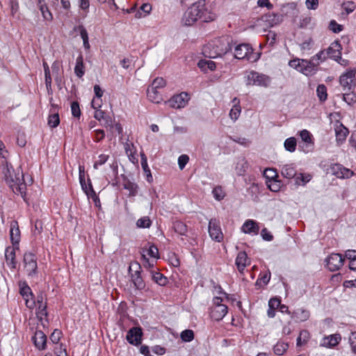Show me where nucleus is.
Wrapping results in <instances>:
<instances>
[{
    "label": "nucleus",
    "mask_w": 356,
    "mask_h": 356,
    "mask_svg": "<svg viewBox=\"0 0 356 356\" xmlns=\"http://www.w3.org/2000/svg\"><path fill=\"white\" fill-rule=\"evenodd\" d=\"M312 178L309 173L297 174L295 177V182L298 185L305 186Z\"/></svg>",
    "instance_id": "33"
},
{
    "label": "nucleus",
    "mask_w": 356,
    "mask_h": 356,
    "mask_svg": "<svg viewBox=\"0 0 356 356\" xmlns=\"http://www.w3.org/2000/svg\"><path fill=\"white\" fill-rule=\"evenodd\" d=\"M74 73L79 78H81L84 75L85 70L83 65V58L81 55L76 58Z\"/></svg>",
    "instance_id": "30"
},
{
    "label": "nucleus",
    "mask_w": 356,
    "mask_h": 356,
    "mask_svg": "<svg viewBox=\"0 0 356 356\" xmlns=\"http://www.w3.org/2000/svg\"><path fill=\"white\" fill-rule=\"evenodd\" d=\"M133 267H136V270L134 273H131V280L136 289L142 290L145 288V284L140 276V271L138 270L140 268V266L138 263H134L129 266V271L131 270Z\"/></svg>",
    "instance_id": "13"
},
{
    "label": "nucleus",
    "mask_w": 356,
    "mask_h": 356,
    "mask_svg": "<svg viewBox=\"0 0 356 356\" xmlns=\"http://www.w3.org/2000/svg\"><path fill=\"white\" fill-rule=\"evenodd\" d=\"M60 67V65L59 62H58V61L54 62L51 65V69H52L53 73L56 74L55 81L56 82H59L61 81Z\"/></svg>",
    "instance_id": "52"
},
{
    "label": "nucleus",
    "mask_w": 356,
    "mask_h": 356,
    "mask_svg": "<svg viewBox=\"0 0 356 356\" xmlns=\"http://www.w3.org/2000/svg\"><path fill=\"white\" fill-rule=\"evenodd\" d=\"M151 225L152 221L148 216L142 217L136 222V226L138 228H149Z\"/></svg>",
    "instance_id": "45"
},
{
    "label": "nucleus",
    "mask_w": 356,
    "mask_h": 356,
    "mask_svg": "<svg viewBox=\"0 0 356 356\" xmlns=\"http://www.w3.org/2000/svg\"><path fill=\"white\" fill-rule=\"evenodd\" d=\"M123 187L125 190L129 191V196H136L138 193V186L136 183L131 181L130 180L124 181Z\"/></svg>",
    "instance_id": "31"
},
{
    "label": "nucleus",
    "mask_w": 356,
    "mask_h": 356,
    "mask_svg": "<svg viewBox=\"0 0 356 356\" xmlns=\"http://www.w3.org/2000/svg\"><path fill=\"white\" fill-rule=\"evenodd\" d=\"M355 70L350 69L340 76L339 83L343 90L349 91L355 86Z\"/></svg>",
    "instance_id": "9"
},
{
    "label": "nucleus",
    "mask_w": 356,
    "mask_h": 356,
    "mask_svg": "<svg viewBox=\"0 0 356 356\" xmlns=\"http://www.w3.org/2000/svg\"><path fill=\"white\" fill-rule=\"evenodd\" d=\"M140 157H141V167H142L143 170H144L145 173H146V175L147 176V181L149 182L150 180L149 178H150L152 179V177L151 175L150 170H149L148 164H147V157L144 153L140 154Z\"/></svg>",
    "instance_id": "41"
},
{
    "label": "nucleus",
    "mask_w": 356,
    "mask_h": 356,
    "mask_svg": "<svg viewBox=\"0 0 356 356\" xmlns=\"http://www.w3.org/2000/svg\"><path fill=\"white\" fill-rule=\"evenodd\" d=\"M79 179H80V184L81 185L82 189L86 193V195L88 196L92 195H95V191H94V189L92 188V184L90 182V180L88 179L89 184H88V186H87V185L86 184V181H85V179H84V177H83V175H82L81 171H80V173H79Z\"/></svg>",
    "instance_id": "29"
},
{
    "label": "nucleus",
    "mask_w": 356,
    "mask_h": 356,
    "mask_svg": "<svg viewBox=\"0 0 356 356\" xmlns=\"http://www.w3.org/2000/svg\"><path fill=\"white\" fill-rule=\"evenodd\" d=\"M348 133V129L342 124L336 125L335 134L338 142L343 143L346 140Z\"/></svg>",
    "instance_id": "27"
},
{
    "label": "nucleus",
    "mask_w": 356,
    "mask_h": 356,
    "mask_svg": "<svg viewBox=\"0 0 356 356\" xmlns=\"http://www.w3.org/2000/svg\"><path fill=\"white\" fill-rule=\"evenodd\" d=\"M310 316V313L305 309H297L291 314V318L298 321H306Z\"/></svg>",
    "instance_id": "26"
},
{
    "label": "nucleus",
    "mask_w": 356,
    "mask_h": 356,
    "mask_svg": "<svg viewBox=\"0 0 356 356\" xmlns=\"http://www.w3.org/2000/svg\"><path fill=\"white\" fill-rule=\"evenodd\" d=\"M342 8L347 14H350L355 10L356 6L353 1H347L342 4Z\"/></svg>",
    "instance_id": "56"
},
{
    "label": "nucleus",
    "mask_w": 356,
    "mask_h": 356,
    "mask_svg": "<svg viewBox=\"0 0 356 356\" xmlns=\"http://www.w3.org/2000/svg\"><path fill=\"white\" fill-rule=\"evenodd\" d=\"M227 305L213 307L211 311V317L213 320L219 321L227 314Z\"/></svg>",
    "instance_id": "21"
},
{
    "label": "nucleus",
    "mask_w": 356,
    "mask_h": 356,
    "mask_svg": "<svg viewBox=\"0 0 356 356\" xmlns=\"http://www.w3.org/2000/svg\"><path fill=\"white\" fill-rule=\"evenodd\" d=\"M181 339L185 342H190L194 339V332L191 330H185L181 333Z\"/></svg>",
    "instance_id": "50"
},
{
    "label": "nucleus",
    "mask_w": 356,
    "mask_h": 356,
    "mask_svg": "<svg viewBox=\"0 0 356 356\" xmlns=\"http://www.w3.org/2000/svg\"><path fill=\"white\" fill-rule=\"evenodd\" d=\"M299 135L301 138L302 143H307V145H309V147L314 146V138L309 131H307V129H303L300 131Z\"/></svg>",
    "instance_id": "32"
},
{
    "label": "nucleus",
    "mask_w": 356,
    "mask_h": 356,
    "mask_svg": "<svg viewBox=\"0 0 356 356\" xmlns=\"http://www.w3.org/2000/svg\"><path fill=\"white\" fill-rule=\"evenodd\" d=\"M341 340L339 334H331L322 339L321 345L326 348H332L337 346Z\"/></svg>",
    "instance_id": "22"
},
{
    "label": "nucleus",
    "mask_w": 356,
    "mask_h": 356,
    "mask_svg": "<svg viewBox=\"0 0 356 356\" xmlns=\"http://www.w3.org/2000/svg\"><path fill=\"white\" fill-rule=\"evenodd\" d=\"M248 167V163L245 159L242 158L238 159L235 167L237 175L238 176L243 175L245 173Z\"/></svg>",
    "instance_id": "34"
},
{
    "label": "nucleus",
    "mask_w": 356,
    "mask_h": 356,
    "mask_svg": "<svg viewBox=\"0 0 356 356\" xmlns=\"http://www.w3.org/2000/svg\"><path fill=\"white\" fill-rule=\"evenodd\" d=\"M309 339V333L307 330H302L300 332L299 337L297 338L296 344L298 346H300L302 344L307 342Z\"/></svg>",
    "instance_id": "43"
},
{
    "label": "nucleus",
    "mask_w": 356,
    "mask_h": 356,
    "mask_svg": "<svg viewBox=\"0 0 356 356\" xmlns=\"http://www.w3.org/2000/svg\"><path fill=\"white\" fill-rule=\"evenodd\" d=\"M296 145H297L296 140L294 137H291V138L286 139V140L284 141V143L286 150H287L290 152H295V150L296 149Z\"/></svg>",
    "instance_id": "42"
},
{
    "label": "nucleus",
    "mask_w": 356,
    "mask_h": 356,
    "mask_svg": "<svg viewBox=\"0 0 356 356\" xmlns=\"http://www.w3.org/2000/svg\"><path fill=\"white\" fill-rule=\"evenodd\" d=\"M241 229L245 234L256 236L259 234L260 227L257 221L248 219L244 222Z\"/></svg>",
    "instance_id": "14"
},
{
    "label": "nucleus",
    "mask_w": 356,
    "mask_h": 356,
    "mask_svg": "<svg viewBox=\"0 0 356 356\" xmlns=\"http://www.w3.org/2000/svg\"><path fill=\"white\" fill-rule=\"evenodd\" d=\"M245 78L247 85L258 86L266 88L270 83V78L268 76L260 74L255 71L248 72Z\"/></svg>",
    "instance_id": "6"
},
{
    "label": "nucleus",
    "mask_w": 356,
    "mask_h": 356,
    "mask_svg": "<svg viewBox=\"0 0 356 356\" xmlns=\"http://www.w3.org/2000/svg\"><path fill=\"white\" fill-rule=\"evenodd\" d=\"M259 53H254L252 47L248 44H241L234 49V56L237 59H246L250 62H255L260 58Z\"/></svg>",
    "instance_id": "4"
},
{
    "label": "nucleus",
    "mask_w": 356,
    "mask_h": 356,
    "mask_svg": "<svg viewBox=\"0 0 356 356\" xmlns=\"http://www.w3.org/2000/svg\"><path fill=\"white\" fill-rule=\"evenodd\" d=\"M143 331L140 327H134L129 330L126 337L127 341L134 346H138L142 342Z\"/></svg>",
    "instance_id": "11"
},
{
    "label": "nucleus",
    "mask_w": 356,
    "mask_h": 356,
    "mask_svg": "<svg viewBox=\"0 0 356 356\" xmlns=\"http://www.w3.org/2000/svg\"><path fill=\"white\" fill-rule=\"evenodd\" d=\"M341 44L338 42H334L326 49V55L327 57H330L334 60H337V58H339L341 54Z\"/></svg>",
    "instance_id": "20"
},
{
    "label": "nucleus",
    "mask_w": 356,
    "mask_h": 356,
    "mask_svg": "<svg viewBox=\"0 0 356 356\" xmlns=\"http://www.w3.org/2000/svg\"><path fill=\"white\" fill-rule=\"evenodd\" d=\"M32 341L38 349H45L47 344V337L42 331L36 330L33 337H32Z\"/></svg>",
    "instance_id": "16"
},
{
    "label": "nucleus",
    "mask_w": 356,
    "mask_h": 356,
    "mask_svg": "<svg viewBox=\"0 0 356 356\" xmlns=\"http://www.w3.org/2000/svg\"><path fill=\"white\" fill-rule=\"evenodd\" d=\"M212 194L216 200H221L225 197V193L221 186H216L212 191Z\"/></svg>",
    "instance_id": "53"
},
{
    "label": "nucleus",
    "mask_w": 356,
    "mask_h": 356,
    "mask_svg": "<svg viewBox=\"0 0 356 356\" xmlns=\"http://www.w3.org/2000/svg\"><path fill=\"white\" fill-rule=\"evenodd\" d=\"M262 20L266 23L268 26L273 27L282 22V17L276 13H268L262 17Z\"/></svg>",
    "instance_id": "19"
},
{
    "label": "nucleus",
    "mask_w": 356,
    "mask_h": 356,
    "mask_svg": "<svg viewBox=\"0 0 356 356\" xmlns=\"http://www.w3.org/2000/svg\"><path fill=\"white\" fill-rule=\"evenodd\" d=\"M188 161H189V157L186 154H181V156H179L178 165H179V168H180V170H183L185 168V166L187 164V163L188 162Z\"/></svg>",
    "instance_id": "58"
},
{
    "label": "nucleus",
    "mask_w": 356,
    "mask_h": 356,
    "mask_svg": "<svg viewBox=\"0 0 356 356\" xmlns=\"http://www.w3.org/2000/svg\"><path fill=\"white\" fill-rule=\"evenodd\" d=\"M143 254L149 256L152 259H157L159 258V250L154 245H151L148 248L143 250Z\"/></svg>",
    "instance_id": "39"
},
{
    "label": "nucleus",
    "mask_w": 356,
    "mask_h": 356,
    "mask_svg": "<svg viewBox=\"0 0 356 356\" xmlns=\"http://www.w3.org/2000/svg\"><path fill=\"white\" fill-rule=\"evenodd\" d=\"M5 258L7 265L11 269H15L17 267L16 248L13 246H8L5 250Z\"/></svg>",
    "instance_id": "15"
},
{
    "label": "nucleus",
    "mask_w": 356,
    "mask_h": 356,
    "mask_svg": "<svg viewBox=\"0 0 356 356\" xmlns=\"http://www.w3.org/2000/svg\"><path fill=\"white\" fill-rule=\"evenodd\" d=\"M270 280V273L267 272L264 275H260L256 282V285L262 286L266 285Z\"/></svg>",
    "instance_id": "46"
},
{
    "label": "nucleus",
    "mask_w": 356,
    "mask_h": 356,
    "mask_svg": "<svg viewBox=\"0 0 356 356\" xmlns=\"http://www.w3.org/2000/svg\"><path fill=\"white\" fill-rule=\"evenodd\" d=\"M333 174L339 179H348L351 177L354 172L341 165L336 164L332 167Z\"/></svg>",
    "instance_id": "17"
},
{
    "label": "nucleus",
    "mask_w": 356,
    "mask_h": 356,
    "mask_svg": "<svg viewBox=\"0 0 356 356\" xmlns=\"http://www.w3.org/2000/svg\"><path fill=\"white\" fill-rule=\"evenodd\" d=\"M208 230L210 237L216 242H222L224 238L220 221L216 218H211L209 222Z\"/></svg>",
    "instance_id": "8"
},
{
    "label": "nucleus",
    "mask_w": 356,
    "mask_h": 356,
    "mask_svg": "<svg viewBox=\"0 0 356 356\" xmlns=\"http://www.w3.org/2000/svg\"><path fill=\"white\" fill-rule=\"evenodd\" d=\"M216 17V15L207 9L204 1H198L184 13L182 23L185 26H191L199 19L204 22H209L213 21Z\"/></svg>",
    "instance_id": "1"
},
{
    "label": "nucleus",
    "mask_w": 356,
    "mask_h": 356,
    "mask_svg": "<svg viewBox=\"0 0 356 356\" xmlns=\"http://www.w3.org/2000/svg\"><path fill=\"white\" fill-rule=\"evenodd\" d=\"M60 123V118L58 113H52L49 115L48 124L51 128H55L58 126Z\"/></svg>",
    "instance_id": "48"
},
{
    "label": "nucleus",
    "mask_w": 356,
    "mask_h": 356,
    "mask_svg": "<svg viewBox=\"0 0 356 356\" xmlns=\"http://www.w3.org/2000/svg\"><path fill=\"white\" fill-rule=\"evenodd\" d=\"M36 304L38 305V316L40 318H42L43 316L46 317L47 316V303L44 302L42 293H40L37 296Z\"/></svg>",
    "instance_id": "23"
},
{
    "label": "nucleus",
    "mask_w": 356,
    "mask_h": 356,
    "mask_svg": "<svg viewBox=\"0 0 356 356\" xmlns=\"http://www.w3.org/2000/svg\"><path fill=\"white\" fill-rule=\"evenodd\" d=\"M281 174L286 179L295 178L297 175L295 165L293 164L284 165L281 169Z\"/></svg>",
    "instance_id": "25"
},
{
    "label": "nucleus",
    "mask_w": 356,
    "mask_h": 356,
    "mask_svg": "<svg viewBox=\"0 0 356 356\" xmlns=\"http://www.w3.org/2000/svg\"><path fill=\"white\" fill-rule=\"evenodd\" d=\"M343 101L349 106L356 103V95L353 92H345L342 95Z\"/></svg>",
    "instance_id": "47"
},
{
    "label": "nucleus",
    "mask_w": 356,
    "mask_h": 356,
    "mask_svg": "<svg viewBox=\"0 0 356 356\" xmlns=\"http://www.w3.org/2000/svg\"><path fill=\"white\" fill-rule=\"evenodd\" d=\"M289 65L290 67L306 76L314 75L318 71L316 67L306 59H293L289 61Z\"/></svg>",
    "instance_id": "5"
},
{
    "label": "nucleus",
    "mask_w": 356,
    "mask_h": 356,
    "mask_svg": "<svg viewBox=\"0 0 356 356\" xmlns=\"http://www.w3.org/2000/svg\"><path fill=\"white\" fill-rule=\"evenodd\" d=\"M349 342L350 344L352 352L356 354V332H351L349 337Z\"/></svg>",
    "instance_id": "61"
},
{
    "label": "nucleus",
    "mask_w": 356,
    "mask_h": 356,
    "mask_svg": "<svg viewBox=\"0 0 356 356\" xmlns=\"http://www.w3.org/2000/svg\"><path fill=\"white\" fill-rule=\"evenodd\" d=\"M329 29L333 33H338L343 29L342 26L339 24L335 20H331L329 24Z\"/></svg>",
    "instance_id": "57"
},
{
    "label": "nucleus",
    "mask_w": 356,
    "mask_h": 356,
    "mask_svg": "<svg viewBox=\"0 0 356 356\" xmlns=\"http://www.w3.org/2000/svg\"><path fill=\"white\" fill-rule=\"evenodd\" d=\"M71 111H72V114L74 117L79 118V116L81 115V110H80L79 105L78 102H73L71 104Z\"/></svg>",
    "instance_id": "59"
},
{
    "label": "nucleus",
    "mask_w": 356,
    "mask_h": 356,
    "mask_svg": "<svg viewBox=\"0 0 356 356\" xmlns=\"http://www.w3.org/2000/svg\"><path fill=\"white\" fill-rule=\"evenodd\" d=\"M61 337V332L58 330H55L50 336V340L54 343H58Z\"/></svg>",
    "instance_id": "63"
},
{
    "label": "nucleus",
    "mask_w": 356,
    "mask_h": 356,
    "mask_svg": "<svg viewBox=\"0 0 356 356\" xmlns=\"http://www.w3.org/2000/svg\"><path fill=\"white\" fill-rule=\"evenodd\" d=\"M305 5L309 10H316L318 6V0H306Z\"/></svg>",
    "instance_id": "64"
},
{
    "label": "nucleus",
    "mask_w": 356,
    "mask_h": 356,
    "mask_svg": "<svg viewBox=\"0 0 356 356\" xmlns=\"http://www.w3.org/2000/svg\"><path fill=\"white\" fill-rule=\"evenodd\" d=\"M173 229H175V232L178 233L180 235H186L187 226L181 221L174 222Z\"/></svg>",
    "instance_id": "40"
},
{
    "label": "nucleus",
    "mask_w": 356,
    "mask_h": 356,
    "mask_svg": "<svg viewBox=\"0 0 356 356\" xmlns=\"http://www.w3.org/2000/svg\"><path fill=\"white\" fill-rule=\"evenodd\" d=\"M189 100L187 92H181L174 95L169 101V105L173 108H180L184 107Z\"/></svg>",
    "instance_id": "12"
},
{
    "label": "nucleus",
    "mask_w": 356,
    "mask_h": 356,
    "mask_svg": "<svg viewBox=\"0 0 356 356\" xmlns=\"http://www.w3.org/2000/svg\"><path fill=\"white\" fill-rule=\"evenodd\" d=\"M261 236L264 241H271L273 239V236L266 228L262 229L261 231Z\"/></svg>",
    "instance_id": "62"
},
{
    "label": "nucleus",
    "mask_w": 356,
    "mask_h": 356,
    "mask_svg": "<svg viewBox=\"0 0 356 356\" xmlns=\"http://www.w3.org/2000/svg\"><path fill=\"white\" fill-rule=\"evenodd\" d=\"M231 38L222 36L215 39L204 48V52L212 58L221 57L231 50Z\"/></svg>",
    "instance_id": "3"
},
{
    "label": "nucleus",
    "mask_w": 356,
    "mask_h": 356,
    "mask_svg": "<svg viewBox=\"0 0 356 356\" xmlns=\"http://www.w3.org/2000/svg\"><path fill=\"white\" fill-rule=\"evenodd\" d=\"M317 96L321 102L327 99V88L323 84L318 85L316 89Z\"/></svg>",
    "instance_id": "44"
},
{
    "label": "nucleus",
    "mask_w": 356,
    "mask_h": 356,
    "mask_svg": "<svg viewBox=\"0 0 356 356\" xmlns=\"http://www.w3.org/2000/svg\"><path fill=\"white\" fill-rule=\"evenodd\" d=\"M3 179L8 186L15 194H19L23 198L26 195V185L24 181V175L20 168L15 170L11 165L6 162L2 169Z\"/></svg>",
    "instance_id": "2"
},
{
    "label": "nucleus",
    "mask_w": 356,
    "mask_h": 356,
    "mask_svg": "<svg viewBox=\"0 0 356 356\" xmlns=\"http://www.w3.org/2000/svg\"><path fill=\"white\" fill-rule=\"evenodd\" d=\"M38 7L44 20L51 21L53 16L44 0H38Z\"/></svg>",
    "instance_id": "28"
},
{
    "label": "nucleus",
    "mask_w": 356,
    "mask_h": 356,
    "mask_svg": "<svg viewBox=\"0 0 356 356\" xmlns=\"http://www.w3.org/2000/svg\"><path fill=\"white\" fill-rule=\"evenodd\" d=\"M327 268L332 272L338 270L344 262V258L341 254L332 253L325 259Z\"/></svg>",
    "instance_id": "10"
},
{
    "label": "nucleus",
    "mask_w": 356,
    "mask_h": 356,
    "mask_svg": "<svg viewBox=\"0 0 356 356\" xmlns=\"http://www.w3.org/2000/svg\"><path fill=\"white\" fill-rule=\"evenodd\" d=\"M241 112V108L240 105L233 106L229 112V117L232 120L236 121L238 118Z\"/></svg>",
    "instance_id": "51"
},
{
    "label": "nucleus",
    "mask_w": 356,
    "mask_h": 356,
    "mask_svg": "<svg viewBox=\"0 0 356 356\" xmlns=\"http://www.w3.org/2000/svg\"><path fill=\"white\" fill-rule=\"evenodd\" d=\"M77 30L79 31L80 36L83 40V47L85 49H90V44L88 40V35L86 28L81 25L77 27Z\"/></svg>",
    "instance_id": "36"
},
{
    "label": "nucleus",
    "mask_w": 356,
    "mask_h": 356,
    "mask_svg": "<svg viewBox=\"0 0 356 356\" xmlns=\"http://www.w3.org/2000/svg\"><path fill=\"white\" fill-rule=\"evenodd\" d=\"M289 344L287 342L278 341L273 347L274 353L277 355H282L287 350Z\"/></svg>",
    "instance_id": "35"
},
{
    "label": "nucleus",
    "mask_w": 356,
    "mask_h": 356,
    "mask_svg": "<svg viewBox=\"0 0 356 356\" xmlns=\"http://www.w3.org/2000/svg\"><path fill=\"white\" fill-rule=\"evenodd\" d=\"M152 280L160 286H165L168 282V278L159 272H152Z\"/></svg>",
    "instance_id": "37"
},
{
    "label": "nucleus",
    "mask_w": 356,
    "mask_h": 356,
    "mask_svg": "<svg viewBox=\"0 0 356 356\" xmlns=\"http://www.w3.org/2000/svg\"><path fill=\"white\" fill-rule=\"evenodd\" d=\"M19 293L24 299L33 297L31 288L26 282L19 284Z\"/></svg>",
    "instance_id": "38"
},
{
    "label": "nucleus",
    "mask_w": 356,
    "mask_h": 356,
    "mask_svg": "<svg viewBox=\"0 0 356 356\" xmlns=\"http://www.w3.org/2000/svg\"><path fill=\"white\" fill-rule=\"evenodd\" d=\"M235 264L240 273H243L245 268L250 264L247 254L244 251L238 253L235 260Z\"/></svg>",
    "instance_id": "18"
},
{
    "label": "nucleus",
    "mask_w": 356,
    "mask_h": 356,
    "mask_svg": "<svg viewBox=\"0 0 356 356\" xmlns=\"http://www.w3.org/2000/svg\"><path fill=\"white\" fill-rule=\"evenodd\" d=\"M109 156L107 154H100L98 156V159L97 161H95L93 168L95 169H97L99 165H104L108 159Z\"/></svg>",
    "instance_id": "54"
},
{
    "label": "nucleus",
    "mask_w": 356,
    "mask_h": 356,
    "mask_svg": "<svg viewBox=\"0 0 356 356\" xmlns=\"http://www.w3.org/2000/svg\"><path fill=\"white\" fill-rule=\"evenodd\" d=\"M24 267L26 274L30 277H34L38 274L37 257L32 252H26L24 254Z\"/></svg>",
    "instance_id": "7"
},
{
    "label": "nucleus",
    "mask_w": 356,
    "mask_h": 356,
    "mask_svg": "<svg viewBox=\"0 0 356 356\" xmlns=\"http://www.w3.org/2000/svg\"><path fill=\"white\" fill-rule=\"evenodd\" d=\"M10 239L13 243H18L19 240V229L14 228V227H12L10 228Z\"/></svg>",
    "instance_id": "55"
},
{
    "label": "nucleus",
    "mask_w": 356,
    "mask_h": 356,
    "mask_svg": "<svg viewBox=\"0 0 356 356\" xmlns=\"http://www.w3.org/2000/svg\"><path fill=\"white\" fill-rule=\"evenodd\" d=\"M147 96L149 101L155 104H159L163 100L160 90L149 86L147 90Z\"/></svg>",
    "instance_id": "24"
},
{
    "label": "nucleus",
    "mask_w": 356,
    "mask_h": 356,
    "mask_svg": "<svg viewBox=\"0 0 356 356\" xmlns=\"http://www.w3.org/2000/svg\"><path fill=\"white\" fill-rule=\"evenodd\" d=\"M215 294L217 296L224 297L227 300L229 299V295L225 292L222 287L219 285L214 286Z\"/></svg>",
    "instance_id": "60"
},
{
    "label": "nucleus",
    "mask_w": 356,
    "mask_h": 356,
    "mask_svg": "<svg viewBox=\"0 0 356 356\" xmlns=\"http://www.w3.org/2000/svg\"><path fill=\"white\" fill-rule=\"evenodd\" d=\"M166 82L162 77H157L152 81L151 86L149 87H152L155 89L161 90L165 86Z\"/></svg>",
    "instance_id": "49"
}]
</instances>
